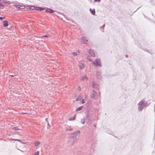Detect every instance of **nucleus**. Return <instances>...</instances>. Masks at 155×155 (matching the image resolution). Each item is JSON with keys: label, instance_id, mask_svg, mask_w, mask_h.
<instances>
[{"label": "nucleus", "instance_id": "34", "mask_svg": "<svg viewBox=\"0 0 155 155\" xmlns=\"http://www.w3.org/2000/svg\"><path fill=\"white\" fill-rule=\"evenodd\" d=\"M78 88H79V90L80 91V90H81V87H80L79 86V87H78Z\"/></svg>", "mask_w": 155, "mask_h": 155}, {"label": "nucleus", "instance_id": "6", "mask_svg": "<svg viewBox=\"0 0 155 155\" xmlns=\"http://www.w3.org/2000/svg\"><path fill=\"white\" fill-rule=\"evenodd\" d=\"M14 6L17 8H18L19 9H22L25 8V7L24 6H21L20 5H14Z\"/></svg>", "mask_w": 155, "mask_h": 155}, {"label": "nucleus", "instance_id": "27", "mask_svg": "<svg viewBox=\"0 0 155 155\" xmlns=\"http://www.w3.org/2000/svg\"><path fill=\"white\" fill-rule=\"evenodd\" d=\"M45 8H43L39 7V11H42L44 10Z\"/></svg>", "mask_w": 155, "mask_h": 155}, {"label": "nucleus", "instance_id": "7", "mask_svg": "<svg viewBox=\"0 0 155 155\" xmlns=\"http://www.w3.org/2000/svg\"><path fill=\"white\" fill-rule=\"evenodd\" d=\"M82 40L83 43L84 44H87V40L84 37H82Z\"/></svg>", "mask_w": 155, "mask_h": 155}, {"label": "nucleus", "instance_id": "19", "mask_svg": "<svg viewBox=\"0 0 155 155\" xmlns=\"http://www.w3.org/2000/svg\"><path fill=\"white\" fill-rule=\"evenodd\" d=\"M3 2L7 4L8 5L10 4V2L9 1H5L4 0H3Z\"/></svg>", "mask_w": 155, "mask_h": 155}, {"label": "nucleus", "instance_id": "10", "mask_svg": "<svg viewBox=\"0 0 155 155\" xmlns=\"http://www.w3.org/2000/svg\"><path fill=\"white\" fill-rule=\"evenodd\" d=\"M98 87V85L96 83H95L94 82H93V83L92 87H93V88L95 89H97V88Z\"/></svg>", "mask_w": 155, "mask_h": 155}, {"label": "nucleus", "instance_id": "22", "mask_svg": "<svg viewBox=\"0 0 155 155\" xmlns=\"http://www.w3.org/2000/svg\"><path fill=\"white\" fill-rule=\"evenodd\" d=\"M82 106H81V107H78L76 110V111H79V110H81L82 108Z\"/></svg>", "mask_w": 155, "mask_h": 155}, {"label": "nucleus", "instance_id": "24", "mask_svg": "<svg viewBox=\"0 0 155 155\" xmlns=\"http://www.w3.org/2000/svg\"><path fill=\"white\" fill-rule=\"evenodd\" d=\"M104 25L100 28L101 29L102 28H103V29L101 30L103 32L104 31Z\"/></svg>", "mask_w": 155, "mask_h": 155}, {"label": "nucleus", "instance_id": "32", "mask_svg": "<svg viewBox=\"0 0 155 155\" xmlns=\"http://www.w3.org/2000/svg\"><path fill=\"white\" fill-rule=\"evenodd\" d=\"M5 18V17H0V19H2Z\"/></svg>", "mask_w": 155, "mask_h": 155}, {"label": "nucleus", "instance_id": "4", "mask_svg": "<svg viewBox=\"0 0 155 155\" xmlns=\"http://www.w3.org/2000/svg\"><path fill=\"white\" fill-rule=\"evenodd\" d=\"M92 64L94 66H101V61L100 59H97L93 62Z\"/></svg>", "mask_w": 155, "mask_h": 155}, {"label": "nucleus", "instance_id": "35", "mask_svg": "<svg viewBox=\"0 0 155 155\" xmlns=\"http://www.w3.org/2000/svg\"><path fill=\"white\" fill-rule=\"evenodd\" d=\"M88 60L89 61H92L90 59H88Z\"/></svg>", "mask_w": 155, "mask_h": 155}, {"label": "nucleus", "instance_id": "11", "mask_svg": "<svg viewBox=\"0 0 155 155\" xmlns=\"http://www.w3.org/2000/svg\"><path fill=\"white\" fill-rule=\"evenodd\" d=\"M80 52L78 51L76 52H73L71 54L73 55L74 56H75L78 55L79 54Z\"/></svg>", "mask_w": 155, "mask_h": 155}, {"label": "nucleus", "instance_id": "2", "mask_svg": "<svg viewBox=\"0 0 155 155\" xmlns=\"http://www.w3.org/2000/svg\"><path fill=\"white\" fill-rule=\"evenodd\" d=\"M147 103L145 101L142 100L138 104V111H142L143 108L146 105Z\"/></svg>", "mask_w": 155, "mask_h": 155}, {"label": "nucleus", "instance_id": "18", "mask_svg": "<svg viewBox=\"0 0 155 155\" xmlns=\"http://www.w3.org/2000/svg\"><path fill=\"white\" fill-rule=\"evenodd\" d=\"M35 146H38L39 145L40 143L38 141H35Z\"/></svg>", "mask_w": 155, "mask_h": 155}, {"label": "nucleus", "instance_id": "17", "mask_svg": "<svg viewBox=\"0 0 155 155\" xmlns=\"http://www.w3.org/2000/svg\"><path fill=\"white\" fill-rule=\"evenodd\" d=\"M75 116H76V115L75 114L74 115V116H73V117L70 118L69 119V120H70V121H71V120H75Z\"/></svg>", "mask_w": 155, "mask_h": 155}, {"label": "nucleus", "instance_id": "38", "mask_svg": "<svg viewBox=\"0 0 155 155\" xmlns=\"http://www.w3.org/2000/svg\"><path fill=\"white\" fill-rule=\"evenodd\" d=\"M47 118H46V119H45V120H47Z\"/></svg>", "mask_w": 155, "mask_h": 155}, {"label": "nucleus", "instance_id": "25", "mask_svg": "<svg viewBox=\"0 0 155 155\" xmlns=\"http://www.w3.org/2000/svg\"><path fill=\"white\" fill-rule=\"evenodd\" d=\"M10 140H15L16 141H20V140L16 139H11Z\"/></svg>", "mask_w": 155, "mask_h": 155}, {"label": "nucleus", "instance_id": "33", "mask_svg": "<svg viewBox=\"0 0 155 155\" xmlns=\"http://www.w3.org/2000/svg\"><path fill=\"white\" fill-rule=\"evenodd\" d=\"M84 103V100L83 99L81 103L82 104Z\"/></svg>", "mask_w": 155, "mask_h": 155}, {"label": "nucleus", "instance_id": "21", "mask_svg": "<svg viewBox=\"0 0 155 155\" xmlns=\"http://www.w3.org/2000/svg\"><path fill=\"white\" fill-rule=\"evenodd\" d=\"M12 129L17 131H18V130H20L21 129L19 128H18L17 127H14L12 128Z\"/></svg>", "mask_w": 155, "mask_h": 155}, {"label": "nucleus", "instance_id": "9", "mask_svg": "<svg viewBox=\"0 0 155 155\" xmlns=\"http://www.w3.org/2000/svg\"><path fill=\"white\" fill-rule=\"evenodd\" d=\"M46 12L49 13H51L54 12V11L50 8H47L46 9Z\"/></svg>", "mask_w": 155, "mask_h": 155}, {"label": "nucleus", "instance_id": "15", "mask_svg": "<svg viewBox=\"0 0 155 155\" xmlns=\"http://www.w3.org/2000/svg\"><path fill=\"white\" fill-rule=\"evenodd\" d=\"M88 52L89 53V54H91V56L92 57L94 56V54L93 52V51L92 50H90L89 51H88Z\"/></svg>", "mask_w": 155, "mask_h": 155}, {"label": "nucleus", "instance_id": "1", "mask_svg": "<svg viewBox=\"0 0 155 155\" xmlns=\"http://www.w3.org/2000/svg\"><path fill=\"white\" fill-rule=\"evenodd\" d=\"M80 134L79 130H77L71 134L70 137L68 138V142L71 145H73L79 139V135Z\"/></svg>", "mask_w": 155, "mask_h": 155}, {"label": "nucleus", "instance_id": "39", "mask_svg": "<svg viewBox=\"0 0 155 155\" xmlns=\"http://www.w3.org/2000/svg\"><path fill=\"white\" fill-rule=\"evenodd\" d=\"M126 57H127V55H126Z\"/></svg>", "mask_w": 155, "mask_h": 155}, {"label": "nucleus", "instance_id": "29", "mask_svg": "<svg viewBox=\"0 0 155 155\" xmlns=\"http://www.w3.org/2000/svg\"><path fill=\"white\" fill-rule=\"evenodd\" d=\"M48 35H44V36H42L41 37L42 38H43V37H45V38H47V37H48Z\"/></svg>", "mask_w": 155, "mask_h": 155}, {"label": "nucleus", "instance_id": "36", "mask_svg": "<svg viewBox=\"0 0 155 155\" xmlns=\"http://www.w3.org/2000/svg\"><path fill=\"white\" fill-rule=\"evenodd\" d=\"M11 76H12V77H13V76H14V75H11Z\"/></svg>", "mask_w": 155, "mask_h": 155}, {"label": "nucleus", "instance_id": "5", "mask_svg": "<svg viewBox=\"0 0 155 155\" xmlns=\"http://www.w3.org/2000/svg\"><path fill=\"white\" fill-rule=\"evenodd\" d=\"M97 93L94 91H93L92 93L91 94V98L94 99H96L97 97Z\"/></svg>", "mask_w": 155, "mask_h": 155}, {"label": "nucleus", "instance_id": "14", "mask_svg": "<svg viewBox=\"0 0 155 155\" xmlns=\"http://www.w3.org/2000/svg\"><path fill=\"white\" fill-rule=\"evenodd\" d=\"M3 26L4 27H7L8 25V22L6 21H4L3 22Z\"/></svg>", "mask_w": 155, "mask_h": 155}, {"label": "nucleus", "instance_id": "23", "mask_svg": "<svg viewBox=\"0 0 155 155\" xmlns=\"http://www.w3.org/2000/svg\"><path fill=\"white\" fill-rule=\"evenodd\" d=\"M73 130L72 128H68V129L66 128V129L65 130L66 131H71V130Z\"/></svg>", "mask_w": 155, "mask_h": 155}, {"label": "nucleus", "instance_id": "8", "mask_svg": "<svg viewBox=\"0 0 155 155\" xmlns=\"http://www.w3.org/2000/svg\"><path fill=\"white\" fill-rule=\"evenodd\" d=\"M78 66L81 69H82L84 68V65L80 62L79 63Z\"/></svg>", "mask_w": 155, "mask_h": 155}, {"label": "nucleus", "instance_id": "13", "mask_svg": "<svg viewBox=\"0 0 155 155\" xmlns=\"http://www.w3.org/2000/svg\"><path fill=\"white\" fill-rule=\"evenodd\" d=\"M87 79H88V78L86 75H84V76H83L81 78V80L83 81H84V80L87 81Z\"/></svg>", "mask_w": 155, "mask_h": 155}, {"label": "nucleus", "instance_id": "37", "mask_svg": "<svg viewBox=\"0 0 155 155\" xmlns=\"http://www.w3.org/2000/svg\"><path fill=\"white\" fill-rule=\"evenodd\" d=\"M48 125H49V124H48Z\"/></svg>", "mask_w": 155, "mask_h": 155}, {"label": "nucleus", "instance_id": "28", "mask_svg": "<svg viewBox=\"0 0 155 155\" xmlns=\"http://www.w3.org/2000/svg\"><path fill=\"white\" fill-rule=\"evenodd\" d=\"M35 9L36 10L39 11V7H36Z\"/></svg>", "mask_w": 155, "mask_h": 155}, {"label": "nucleus", "instance_id": "12", "mask_svg": "<svg viewBox=\"0 0 155 155\" xmlns=\"http://www.w3.org/2000/svg\"><path fill=\"white\" fill-rule=\"evenodd\" d=\"M27 8L28 9H30L32 10L34 9L35 8V7L33 5L28 6Z\"/></svg>", "mask_w": 155, "mask_h": 155}, {"label": "nucleus", "instance_id": "31", "mask_svg": "<svg viewBox=\"0 0 155 155\" xmlns=\"http://www.w3.org/2000/svg\"><path fill=\"white\" fill-rule=\"evenodd\" d=\"M95 2H100L101 1V0H94Z\"/></svg>", "mask_w": 155, "mask_h": 155}, {"label": "nucleus", "instance_id": "30", "mask_svg": "<svg viewBox=\"0 0 155 155\" xmlns=\"http://www.w3.org/2000/svg\"><path fill=\"white\" fill-rule=\"evenodd\" d=\"M4 5H2V4L0 3V8H1V7H4Z\"/></svg>", "mask_w": 155, "mask_h": 155}, {"label": "nucleus", "instance_id": "16", "mask_svg": "<svg viewBox=\"0 0 155 155\" xmlns=\"http://www.w3.org/2000/svg\"><path fill=\"white\" fill-rule=\"evenodd\" d=\"M90 11L92 15H94L95 13V9H90Z\"/></svg>", "mask_w": 155, "mask_h": 155}, {"label": "nucleus", "instance_id": "3", "mask_svg": "<svg viewBox=\"0 0 155 155\" xmlns=\"http://www.w3.org/2000/svg\"><path fill=\"white\" fill-rule=\"evenodd\" d=\"M88 120L87 121V124H90V122L89 121V120H90V117H89L88 115L85 117L84 118L81 119V120L80 122L83 124H84L85 120Z\"/></svg>", "mask_w": 155, "mask_h": 155}, {"label": "nucleus", "instance_id": "20", "mask_svg": "<svg viewBox=\"0 0 155 155\" xmlns=\"http://www.w3.org/2000/svg\"><path fill=\"white\" fill-rule=\"evenodd\" d=\"M82 98V97L80 96H78L77 98L76 99V101H78L79 100H80Z\"/></svg>", "mask_w": 155, "mask_h": 155}, {"label": "nucleus", "instance_id": "26", "mask_svg": "<svg viewBox=\"0 0 155 155\" xmlns=\"http://www.w3.org/2000/svg\"><path fill=\"white\" fill-rule=\"evenodd\" d=\"M39 152L38 151L36 152L34 154V155H39Z\"/></svg>", "mask_w": 155, "mask_h": 155}]
</instances>
